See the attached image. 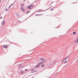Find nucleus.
<instances>
[{"label":"nucleus","instance_id":"nucleus-1","mask_svg":"<svg viewBox=\"0 0 78 78\" xmlns=\"http://www.w3.org/2000/svg\"><path fill=\"white\" fill-rule=\"evenodd\" d=\"M44 62H41L40 63H39L37 64V66H35V68H37V67H39V66H40V64H43L44 63Z\"/></svg>","mask_w":78,"mask_h":78},{"label":"nucleus","instance_id":"nucleus-22","mask_svg":"<svg viewBox=\"0 0 78 78\" xmlns=\"http://www.w3.org/2000/svg\"><path fill=\"white\" fill-rule=\"evenodd\" d=\"M21 66H19V67H21Z\"/></svg>","mask_w":78,"mask_h":78},{"label":"nucleus","instance_id":"nucleus-2","mask_svg":"<svg viewBox=\"0 0 78 78\" xmlns=\"http://www.w3.org/2000/svg\"><path fill=\"white\" fill-rule=\"evenodd\" d=\"M49 64H50V66H52V65H53L54 64V62H50V63Z\"/></svg>","mask_w":78,"mask_h":78},{"label":"nucleus","instance_id":"nucleus-19","mask_svg":"<svg viewBox=\"0 0 78 78\" xmlns=\"http://www.w3.org/2000/svg\"><path fill=\"white\" fill-rule=\"evenodd\" d=\"M23 73V71H22L21 72V73Z\"/></svg>","mask_w":78,"mask_h":78},{"label":"nucleus","instance_id":"nucleus-16","mask_svg":"<svg viewBox=\"0 0 78 78\" xmlns=\"http://www.w3.org/2000/svg\"><path fill=\"white\" fill-rule=\"evenodd\" d=\"M33 70H34V69H31V71H33Z\"/></svg>","mask_w":78,"mask_h":78},{"label":"nucleus","instance_id":"nucleus-7","mask_svg":"<svg viewBox=\"0 0 78 78\" xmlns=\"http://www.w3.org/2000/svg\"><path fill=\"white\" fill-rule=\"evenodd\" d=\"M21 10L23 11H25V10L24 9H23V7H21Z\"/></svg>","mask_w":78,"mask_h":78},{"label":"nucleus","instance_id":"nucleus-6","mask_svg":"<svg viewBox=\"0 0 78 78\" xmlns=\"http://www.w3.org/2000/svg\"><path fill=\"white\" fill-rule=\"evenodd\" d=\"M27 8H28V9H31V7L30 6V5L27 6Z\"/></svg>","mask_w":78,"mask_h":78},{"label":"nucleus","instance_id":"nucleus-17","mask_svg":"<svg viewBox=\"0 0 78 78\" xmlns=\"http://www.w3.org/2000/svg\"><path fill=\"white\" fill-rule=\"evenodd\" d=\"M67 62V61L66 60L64 62V63H66V62Z\"/></svg>","mask_w":78,"mask_h":78},{"label":"nucleus","instance_id":"nucleus-13","mask_svg":"<svg viewBox=\"0 0 78 78\" xmlns=\"http://www.w3.org/2000/svg\"><path fill=\"white\" fill-rule=\"evenodd\" d=\"M41 60V61H43L44 60V59L42 58H40Z\"/></svg>","mask_w":78,"mask_h":78},{"label":"nucleus","instance_id":"nucleus-8","mask_svg":"<svg viewBox=\"0 0 78 78\" xmlns=\"http://www.w3.org/2000/svg\"><path fill=\"white\" fill-rule=\"evenodd\" d=\"M12 5H13V4H12L10 6L9 8V9L10 8H11V6H12Z\"/></svg>","mask_w":78,"mask_h":78},{"label":"nucleus","instance_id":"nucleus-24","mask_svg":"<svg viewBox=\"0 0 78 78\" xmlns=\"http://www.w3.org/2000/svg\"><path fill=\"white\" fill-rule=\"evenodd\" d=\"M1 19H2V17H1Z\"/></svg>","mask_w":78,"mask_h":78},{"label":"nucleus","instance_id":"nucleus-3","mask_svg":"<svg viewBox=\"0 0 78 78\" xmlns=\"http://www.w3.org/2000/svg\"><path fill=\"white\" fill-rule=\"evenodd\" d=\"M3 47L5 48H8V46H7V45H3Z\"/></svg>","mask_w":78,"mask_h":78},{"label":"nucleus","instance_id":"nucleus-11","mask_svg":"<svg viewBox=\"0 0 78 78\" xmlns=\"http://www.w3.org/2000/svg\"><path fill=\"white\" fill-rule=\"evenodd\" d=\"M76 32H73V34H76Z\"/></svg>","mask_w":78,"mask_h":78},{"label":"nucleus","instance_id":"nucleus-21","mask_svg":"<svg viewBox=\"0 0 78 78\" xmlns=\"http://www.w3.org/2000/svg\"><path fill=\"white\" fill-rule=\"evenodd\" d=\"M8 10V9H5V11H7Z\"/></svg>","mask_w":78,"mask_h":78},{"label":"nucleus","instance_id":"nucleus-12","mask_svg":"<svg viewBox=\"0 0 78 78\" xmlns=\"http://www.w3.org/2000/svg\"><path fill=\"white\" fill-rule=\"evenodd\" d=\"M2 25H5V22H2Z\"/></svg>","mask_w":78,"mask_h":78},{"label":"nucleus","instance_id":"nucleus-14","mask_svg":"<svg viewBox=\"0 0 78 78\" xmlns=\"http://www.w3.org/2000/svg\"><path fill=\"white\" fill-rule=\"evenodd\" d=\"M30 12V11H28L27 13L26 14H28V13H29V12Z\"/></svg>","mask_w":78,"mask_h":78},{"label":"nucleus","instance_id":"nucleus-20","mask_svg":"<svg viewBox=\"0 0 78 78\" xmlns=\"http://www.w3.org/2000/svg\"><path fill=\"white\" fill-rule=\"evenodd\" d=\"M27 70H28V69H26L25 70V71H27Z\"/></svg>","mask_w":78,"mask_h":78},{"label":"nucleus","instance_id":"nucleus-4","mask_svg":"<svg viewBox=\"0 0 78 78\" xmlns=\"http://www.w3.org/2000/svg\"><path fill=\"white\" fill-rule=\"evenodd\" d=\"M69 58V56H67V57H66L64 59V60L63 61V62H64V61H65V60H66V59H68V58Z\"/></svg>","mask_w":78,"mask_h":78},{"label":"nucleus","instance_id":"nucleus-18","mask_svg":"<svg viewBox=\"0 0 78 78\" xmlns=\"http://www.w3.org/2000/svg\"><path fill=\"white\" fill-rule=\"evenodd\" d=\"M51 11H52V10H53V9H51Z\"/></svg>","mask_w":78,"mask_h":78},{"label":"nucleus","instance_id":"nucleus-15","mask_svg":"<svg viewBox=\"0 0 78 78\" xmlns=\"http://www.w3.org/2000/svg\"><path fill=\"white\" fill-rule=\"evenodd\" d=\"M41 66H42V67H44V64H42V65Z\"/></svg>","mask_w":78,"mask_h":78},{"label":"nucleus","instance_id":"nucleus-9","mask_svg":"<svg viewBox=\"0 0 78 78\" xmlns=\"http://www.w3.org/2000/svg\"><path fill=\"white\" fill-rule=\"evenodd\" d=\"M75 42H78V37L77 38V40H75Z\"/></svg>","mask_w":78,"mask_h":78},{"label":"nucleus","instance_id":"nucleus-23","mask_svg":"<svg viewBox=\"0 0 78 78\" xmlns=\"http://www.w3.org/2000/svg\"><path fill=\"white\" fill-rule=\"evenodd\" d=\"M0 2H1V0H0Z\"/></svg>","mask_w":78,"mask_h":78},{"label":"nucleus","instance_id":"nucleus-10","mask_svg":"<svg viewBox=\"0 0 78 78\" xmlns=\"http://www.w3.org/2000/svg\"><path fill=\"white\" fill-rule=\"evenodd\" d=\"M37 72V70H35L34 71L31 72V73H34V72Z\"/></svg>","mask_w":78,"mask_h":78},{"label":"nucleus","instance_id":"nucleus-5","mask_svg":"<svg viewBox=\"0 0 78 78\" xmlns=\"http://www.w3.org/2000/svg\"><path fill=\"white\" fill-rule=\"evenodd\" d=\"M30 6L32 8H34V6L32 4L30 5Z\"/></svg>","mask_w":78,"mask_h":78}]
</instances>
